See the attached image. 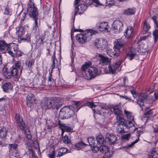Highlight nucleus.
Segmentation results:
<instances>
[{
  "instance_id": "2eb2a0df",
  "label": "nucleus",
  "mask_w": 158,
  "mask_h": 158,
  "mask_svg": "<svg viewBox=\"0 0 158 158\" xmlns=\"http://www.w3.org/2000/svg\"><path fill=\"white\" fill-rule=\"evenodd\" d=\"M114 50H108L107 54L111 57H115L118 56L120 54V50L114 47Z\"/></svg>"
},
{
  "instance_id": "9d476101",
  "label": "nucleus",
  "mask_w": 158,
  "mask_h": 158,
  "mask_svg": "<svg viewBox=\"0 0 158 158\" xmlns=\"http://www.w3.org/2000/svg\"><path fill=\"white\" fill-rule=\"evenodd\" d=\"M106 138L107 143L110 145L116 143L117 140V137L115 135L109 133L106 134Z\"/></svg>"
},
{
  "instance_id": "4468645a",
  "label": "nucleus",
  "mask_w": 158,
  "mask_h": 158,
  "mask_svg": "<svg viewBox=\"0 0 158 158\" xmlns=\"http://www.w3.org/2000/svg\"><path fill=\"white\" fill-rule=\"evenodd\" d=\"M148 95L146 93H142L140 94L138 98L137 103L140 107L141 108L144 105V103L147 101Z\"/></svg>"
},
{
  "instance_id": "6e6552de",
  "label": "nucleus",
  "mask_w": 158,
  "mask_h": 158,
  "mask_svg": "<svg viewBox=\"0 0 158 158\" xmlns=\"http://www.w3.org/2000/svg\"><path fill=\"white\" fill-rule=\"evenodd\" d=\"M15 122L17 124L18 127L22 131L24 130L25 124L22 118L19 114H16L15 117Z\"/></svg>"
},
{
  "instance_id": "7ed1b4c3",
  "label": "nucleus",
  "mask_w": 158,
  "mask_h": 158,
  "mask_svg": "<svg viewBox=\"0 0 158 158\" xmlns=\"http://www.w3.org/2000/svg\"><path fill=\"white\" fill-rule=\"evenodd\" d=\"M60 99V98H55L52 100L46 99L44 101L43 107L45 110L56 109L57 110L62 104L59 102Z\"/></svg>"
},
{
  "instance_id": "e2e57ef3",
  "label": "nucleus",
  "mask_w": 158,
  "mask_h": 158,
  "mask_svg": "<svg viewBox=\"0 0 158 158\" xmlns=\"http://www.w3.org/2000/svg\"><path fill=\"white\" fill-rule=\"evenodd\" d=\"M48 156L50 158H55L54 156V151H52L50 154L48 155Z\"/></svg>"
},
{
  "instance_id": "cd10ccee",
  "label": "nucleus",
  "mask_w": 158,
  "mask_h": 158,
  "mask_svg": "<svg viewBox=\"0 0 158 158\" xmlns=\"http://www.w3.org/2000/svg\"><path fill=\"white\" fill-rule=\"evenodd\" d=\"M124 125H118L117 128V131L118 133H123L127 131V130H126V128H124Z\"/></svg>"
},
{
  "instance_id": "052dcab7",
  "label": "nucleus",
  "mask_w": 158,
  "mask_h": 158,
  "mask_svg": "<svg viewBox=\"0 0 158 158\" xmlns=\"http://www.w3.org/2000/svg\"><path fill=\"white\" fill-rule=\"evenodd\" d=\"M131 94L133 95V96L135 98L137 97V94L136 92V91L134 90H131Z\"/></svg>"
},
{
  "instance_id": "ddd939ff",
  "label": "nucleus",
  "mask_w": 158,
  "mask_h": 158,
  "mask_svg": "<svg viewBox=\"0 0 158 158\" xmlns=\"http://www.w3.org/2000/svg\"><path fill=\"white\" fill-rule=\"evenodd\" d=\"M123 24L119 20L114 21L113 23L112 27L115 30V32L117 33L122 30Z\"/></svg>"
},
{
  "instance_id": "5fc2aeb1",
  "label": "nucleus",
  "mask_w": 158,
  "mask_h": 158,
  "mask_svg": "<svg viewBox=\"0 0 158 158\" xmlns=\"http://www.w3.org/2000/svg\"><path fill=\"white\" fill-rule=\"evenodd\" d=\"M34 61L32 59H31L28 62V67L29 68H31L32 65H33L34 63Z\"/></svg>"
},
{
  "instance_id": "69168bd1",
  "label": "nucleus",
  "mask_w": 158,
  "mask_h": 158,
  "mask_svg": "<svg viewBox=\"0 0 158 158\" xmlns=\"http://www.w3.org/2000/svg\"><path fill=\"white\" fill-rule=\"evenodd\" d=\"M100 107L102 110H109V107H107L106 106H100Z\"/></svg>"
},
{
  "instance_id": "aec40b11",
  "label": "nucleus",
  "mask_w": 158,
  "mask_h": 158,
  "mask_svg": "<svg viewBox=\"0 0 158 158\" xmlns=\"http://www.w3.org/2000/svg\"><path fill=\"white\" fill-rule=\"evenodd\" d=\"M96 144H103L105 142V140L103 136L101 134H98L96 136Z\"/></svg>"
},
{
  "instance_id": "20e7f679",
  "label": "nucleus",
  "mask_w": 158,
  "mask_h": 158,
  "mask_svg": "<svg viewBox=\"0 0 158 158\" xmlns=\"http://www.w3.org/2000/svg\"><path fill=\"white\" fill-rule=\"evenodd\" d=\"M74 107L73 106H65L61 109L59 113V116L61 118L68 119L73 117L76 111Z\"/></svg>"
},
{
  "instance_id": "680f3d73",
  "label": "nucleus",
  "mask_w": 158,
  "mask_h": 158,
  "mask_svg": "<svg viewBox=\"0 0 158 158\" xmlns=\"http://www.w3.org/2000/svg\"><path fill=\"white\" fill-rule=\"evenodd\" d=\"M55 56L54 57H52V69L53 68H54L55 67Z\"/></svg>"
},
{
  "instance_id": "6ab92c4d",
  "label": "nucleus",
  "mask_w": 158,
  "mask_h": 158,
  "mask_svg": "<svg viewBox=\"0 0 158 158\" xmlns=\"http://www.w3.org/2000/svg\"><path fill=\"white\" fill-rule=\"evenodd\" d=\"M134 33L132 27H128L124 32V35L127 38H131L133 35Z\"/></svg>"
},
{
  "instance_id": "f3484780",
  "label": "nucleus",
  "mask_w": 158,
  "mask_h": 158,
  "mask_svg": "<svg viewBox=\"0 0 158 158\" xmlns=\"http://www.w3.org/2000/svg\"><path fill=\"white\" fill-rule=\"evenodd\" d=\"M86 9V6L84 4H81L76 7L75 10L74 16L78 13H80L84 11Z\"/></svg>"
},
{
  "instance_id": "f257e3e1",
  "label": "nucleus",
  "mask_w": 158,
  "mask_h": 158,
  "mask_svg": "<svg viewBox=\"0 0 158 158\" xmlns=\"http://www.w3.org/2000/svg\"><path fill=\"white\" fill-rule=\"evenodd\" d=\"M82 74L85 78L90 80L94 78L97 75V69L90 66V63L86 62L85 64L81 66Z\"/></svg>"
},
{
  "instance_id": "c03bdc74",
  "label": "nucleus",
  "mask_w": 158,
  "mask_h": 158,
  "mask_svg": "<svg viewBox=\"0 0 158 158\" xmlns=\"http://www.w3.org/2000/svg\"><path fill=\"white\" fill-rule=\"evenodd\" d=\"M150 28V26L146 22H144L143 30L145 32L148 31Z\"/></svg>"
},
{
  "instance_id": "423d86ee",
  "label": "nucleus",
  "mask_w": 158,
  "mask_h": 158,
  "mask_svg": "<svg viewBox=\"0 0 158 158\" xmlns=\"http://www.w3.org/2000/svg\"><path fill=\"white\" fill-rule=\"evenodd\" d=\"M6 49L8 53L13 57L16 56L19 50L18 45L13 43L7 44L6 45Z\"/></svg>"
},
{
  "instance_id": "1a4fd4ad",
  "label": "nucleus",
  "mask_w": 158,
  "mask_h": 158,
  "mask_svg": "<svg viewBox=\"0 0 158 158\" xmlns=\"http://www.w3.org/2000/svg\"><path fill=\"white\" fill-rule=\"evenodd\" d=\"M109 110L115 115H120L122 114L121 106L119 104L111 105L109 106Z\"/></svg>"
},
{
  "instance_id": "de8ad7c7",
  "label": "nucleus",
  "mask_w": 158,
  "mask_h": 158,
  "mask_svg": "<svg viewBox=\"0 0 158 158\" xmlns=\"http://www.w3.org/2000/svg\"><path fill=\"white\" fill-rule=\"evenodd\" d=\"M62 140L63 142L64 143L69 144L71 142L69 139L68 138L67 136H64L62 138Z\"/></svg>"
},
{
  "instance_id": "3c124183",
  "label": "nucleus",
  "mask_w": 158,
  "mask_h": 158,
  "mask_svg": "<svg viewBox=\"0 0 158 158\" xmlns=\"http://www.w3.org/2000/svg\"><path fill=\"white\" fill-rule=\"evenodd\" d=\"M114 66L112 65H109L108 66V69L109 72L112 73H114L115 71Z\"/></svg>"
},
{
  "instance_id": "dca6fc26",
  "label": "nucleus",
  "mask_w": 158,
  "mask_h": 158,
  "mask_svg": "<svg viewBox=\"0 0 158 158\" xmlns=\"http://www.w3.org/2000/svg\"><path fill=\"white\" fill-rule=\"evenodd\" d=\"M136 55V51L135 48H131L128 49L127 55L128 59L130 60H132Z\"/></svg>"
},
{
  "instance_id": "49530a36",
  "label": "nucleus",
  "mask_w": 158,
  "mask_h": 158,
  "mask_svg": "<svg viewBox=\"0 0 158 158\" xmlns=\"http://www.w3.org/2000/svg\"><path fill=\"white\" fill-rule=\"evenodd\" d=\"M3 75L5 78L7 79H10L12 76L11 72L10 73L9 71L4 73Z\"/></svg>"
},
{
  "instance_id": "e433bc0d",
  "label": "nucleus",
  "mask_w": 158,
  "mask_h": 158,
  "mask_svg": "<svg viewBox=\"0 0 158 158\" xmlns=\"http://www.w3.org/2000/svg\"><path fill=\"white\" fill-rule=\"evenodd\" d=\"M152 110L149 108H146L144 112L145 117H148L150 115H152Z\"/></svg>"
},
{
  "instance_id": "412c9836",
  "label": "nucleus",
  "mask_w": 158,
  "mask_h": 158,
  "mask_svg": "<svg viewBox=\"0 0 158 158\" xmlns=\"http://www.w3.org/2000/svg\"><path fill=\"white\" fill-rule=\"evenodd\" d=\"M125 44V42L123 40H119L116 42L114 47L120 50L121 48L124 46Z\"/></svg>"
},
{
  "instance_id": "09e8293b",
  "label": "nucleus",
  "mask_w": 158,
  "mask_h": 158,
  "mask_svg": "<svg viewBox=\"0 0 158 158\" xmlns=\"http://www.w3.org/2000/svg\"><path fill=\"white\" fill-rule=\"evenodd\" d=\"M131 135L130 134H123L121 136V138L123 139L127 140L131 137Z\"/></svg>"
},
{
  "instance_id": "a211bd4d",
  "label": "nucleus",
  "mask_w": 158,
  "mask_h": 158,
  "mask_svg": "<svg viewBox=\"0 0 158 158\" xmlns=\"http://www.w3.org/2000/svg\"><path fill=\"white\" fill-rule=\"evenodd\" d=\"M98 29L100 31H105L106 32L108 31V28L109 26L107 22H104L101 23L99 24H97Z\"/></svg>"
},
{
  "instance_id": "f8f14e48",
  "label": "nucleus",
  "mask_w": 158,
  "mask_h": 158,
  "mask_svg": "<svg viewBox=\"0 0 158 158\" xmlns=\"http://www.w3.org/2000/svg\"><path fill=\"white\" fill-rule=\"evenodd\" d=\"M106 41L105 40L100 39L96 40L95 45L98 48L104 50L106 47Z\"/></svg>"
},
{
  "instance_id": "a878e982",
  "label": "nucleus",
  "mask_w": 158,
  "mask_h": 158,
  "mask_svg": "<svg viewBox=\"0 0 158 158\" xmlns=\"http://www.w3.org/2000/svg\"><path fill=\"white\" fill-rule=\"evenodd\" d=\"M94 138L93 137H90L87 138V140L89 145L93 147L97 146V145L96 143L95 140Z\"/></svg>"
},
{
  "instance_id": "ea45409f",
  "label": "nucleus",
  "mask_w": 158,
  "mask_h": 158,
  "mask_svg": "<svg viewBox=\"0 0 158 158\" xmlns=\"http://www.w3.org/2000/svg\"><path fill=\"white\" fill-rule=\"evenodd\" d=\"M122 60H119L116 63H115L114 64H113L114 67V68L115 71H119V67L121 64L122 62Z\"/></svg>"
},
{
  "instance_id": "c756f323",
  "label": "nucleus",
  "mask_w": 158,
  "mask_h": 158,
  "mask_svg": "<svg viewBox=\"0 0 158 158\" xmlns=\"http://www.w3.org/2000/svg\"><path fill=\"white\" fill-rule=\"evenodd\" d=\"M12 66L14 67L15 68L18 69V70L20 71V73H22L23 66L21 65V63L20 61H16L14 65Z\"/></svg>"
},
{
  "instance_id": "bb28decb",
  "label": "nucleus",
  "mask_w": 158,
  "mask_h": 158,
  "mask_svg": "<svg viewBox=\"0 0 158 158\" xmlns=\"http://www.w3.org/2000/svg\"><path fill=\"white\" fill-rule=\"evenodd\" d=\"M7 130L4 127H0V138H3L7 135Z\"/></svg>"
},
{
  "instance_id": "774afa93",
  "label": "nucleus",
  "mask_w": 158,
  "mask_h": 158,
  "mask_svg": "<svg viewBox=\"0 0 158 158\" xmlns=\"http://www.w3.org/2000/svg\"><path fill=\"white\" fill-rule=\"evenodd\" d=\"M154 95L155 96V98L156 99H158V93H155L154 94Z\"/></svg>"
},
{
  "instance_id": "58836bf2",
  "label": "nucleus",
  "mask_w": 158,
  "mask_h": 158,
  "mask_svg": "<svg viewBox=\"0 0 158 158\" xmlns=\"http://www.w3.org/2000/svg\"><path fill=\"white\" fill-rule=\"evenodd\" d=\"M125 122L126 123L124 126L125 127L129 128L134 126V124L132 121L127 120Z\"/></svg>"
},
{
  "instance_id": "c9c22d12",
  "label": "nucleus",
  "mask_w": 158,
  "mask_h": 158,
  "mask_svg": "<svg viewBox=\"0 0 158 158\" xmlns=\"http://www.w3.org/2000/svg\"><path fill=\"white\" fill-rule=\"evenodd\" d=\"M59 125L60 126H61L63 127V128H62V135L63 134V131H66L67 132H69L71 131H72V129L70 128L69 127L66 126L65 124H60Z\"/></svg>"
},
{
  "instance_id": "4be33fe9",
  "label": "nucleus",
  "mask_w": 158,
  "mask_h": 158,
  "mask_svg": "<svg viewBox=\"0 0 158 158\" xmlns=\"http://www.w3.org/2000/svg\"><path fill=\"white\" fill-rule=\"evenodd\" d=\"M27 104H32L35 102V98L33 95L30 94L28 95L27 98Z\"/></svg>"
},
{
  "instance_id": "338daca9",
  "label": "nucleus",
  "mask_w": 158,
  "mask_h": 158,
  "mask_svg": "<svg viewBox=\"0 0 158 158\" xmlns=\"http://www.w3.org/2000/svg\"><path fill=\"white\" fill-rule=\"evenodd\" d=\"M45 33H46V31H44L43 33L41 35V38H42V39H44L46 35Z\"/></svg>"
},
{
  "instance_id": "c85d7f7f",
  "label": "nucleus",
  "mask_w": 158,
  "mask_h": 158,
  "mask_svg": "<svg viewBox=\"0 0 158 158\" xmlns=\"http://www.w3.org/2000/svg\"><path fill=\"white\" fill-rule=\"evenodd\" d=\"M158 157V153H157L156 148H153L150 151V154L149 155V158H157Z\"/></svg>"
},
{
  "instance_id": "0e129e2a",
  "label": "nucleus",
  "mask_w": 158,
  "mask_h": 158,
  "mask_svg": "<svg viewBox=\"0 0 158 158\" xmlns=\"http://www.w3.org/2000/svg\"><path fill=\"white\" fill-rule=\"evenodd\" d=\"M44 39H42L40 37L38 39V42L40 44H43V40Z\"/></svg>"
},
{
  "instance_id": "a19ab883",
  "label": "nucleus",
  "mask_w": 158,
  "mask_h": 158,
  "mask_svg": "<svg viewBox=\"0 0 158 158\" xmlns=\"http://www.w3.org/2000/svg\"><path fill=\"white\" fill-rule=\"evenodd\" d=\"M25 145H26V148L33 154V149L31 143L29 141H27L25 143Z\"/></svg>"
},
{
  "instance_id": "2f4dec72",
  "label": "nucleus",
  "mask_w": 158,
  "mask_h": 158,
  "mask_svg": "<svg viewBox=\"0 0 158 158\" xmlns=\"http://www.w3.org/2000/svg\"><path fill=\"white\" fill-rule=\"evenodd\" d=\"M135 12V9L128 8L124 10V14L125 15H132L134 14Z\"/></svg>"
},
{
  "instance_id": "0eeeda50",
  "label": "nucleus",
  "mask_w": 158,
  "mask_h": 158,
  "mask_svg": "<svg viewBox=\"0 0 158 158\" xmlns=\"http://www.w3.org/2000/svg\"><path fill=\"white\" fill-rule=\"evenodd\" d=\"M97 148L101 152L105 154L103 158H110L113 154L112 152L109 150V148L107 146L102 145L99 147H97Z\"/></svg>"
},
{
  "instance_id": "7c9ffc66",
  "label": "nucleus",
  "mask_w": 158,
  "mask_h": 158,
  "mask_svg": "<svg viewBox=\"0 0 158 158\" xmlns=\"http://www.w3.org/2000/svg\"><path fill=\"white\" fill-rule=\"evenodd\" d=\"M10 72L12 76L17 77L19 74V70L18 69L15 68L14 67L12 66L10 69Z\"/></svg>"
},
{
  "instance_id": "4d7b16f0",
  "label": "nucleus",
  "mask_w": 158,
  "mask_h": 158,
  "mask_svg": "<svg viewBox=\"0 0 158 158\" xmlns=\"http://www.w3.org/2000/svg\"><path fill=\"white\" fill-rule=\"evenodd\" d=\"M86 105L89 106L91 108H93L95 106L93 103L91 102H87L86 104Z\"/></svg>"
},
{
  "instance_id": "864d4df0",
  "label": "nucleus",
  "mask_w": 158,
  "mask_h": 158,
  "mask_svg": "<svg viewBox=\"0 0 158 158\" xmlns=\"http://www.w3.org/2000/svg\"><path fill=\"white\" fill-rule=\"evenodd\" d=\"M139 140V139H136L135 141L132 142L131 144L128 145L127 146V148H128L132 147L136 143H137L138 141Z\"/></svg>"
},
{
  "instance_id": "4c0bfd02",
  "label": "nucleus",
  "mask_w": 158,
  "mask_h": 158,
  "mask_svg": "<svg viewBox=\"0 0 158 158\" xmlns=\"http://www.w3.org/2000/svg\"><path fill=\"white\" fill-rule=\"evenodd\" d=\"M7 44L4 40L0 41V52H2L4 50Z\"/></svg>"
},
{
  "instance_id": "39448f33",
  "label": "nucleus",
  "mask_w": 158,
  "mask_h": 158,
  "mask_svg": "<svg viewBox=\"0 0 158 158\" xmlns=\"http://www.w3.org/2000/svg\"><path fill=\"white\" fill-rule=\"evenodd\" d=\"M98 33L97 31L89 29L84 34L83 33L77 34L76 36V39L81 44H84L87 40H89L92 38L93 35Z\"/></svg>"
},
{
  "instance_id": "79ce46f5",
  "label": "nucleus",
  "mask_w": 158,
  "mask_h": 158,
  "mask_svg": "<svg viewBox=\"0 0 158 158\" xmlns=\"http://www.w3.org/2000/svg\"><path fill=\"white\" fill-rule=\"evenodd\" d=\"M79 103V102L77 101H73V105H74L73 106V107H74V109L76 110V112L78 111L81 108V107H78V106H77L78 105V104Z\"/></svg>"
},
{
  "instance_id": "72a5a7b5",
  "label": "nucleus",
  "mask_w": 158,
  "mask_h": 158,
  "mask_svg": "<svg viewBox=\"0 0 158 158\" xmlns=\"http://www.w3.org/2000/svg\"><path fill=\"white\" fill-rule=\"evenodd\" d=\"M117 119L118 121V122L120 123V125H124L126 124L125 122L126 120H125L124 118H123L122 116H120V115H117ZM127 120H126L127 121Z\"/></svg>"
},
{
  "instance_id": "5701e85b",
  "label": "nucleus",
  "mask_w": 158,
  "mask_h": 158,
  "mask_svg": "<svg viewBox=\"0 0 158 158\" xmlns=\"http://www.w3.org/2000/svg\"><path fill=\"white\" fill-rule=\"evenodd\" d=\"M57 156H62L65 154L69 152V150L65 148H61L57 150Z\"/></svg>"
},
{
  "instance_id": "f704fd0d",
  "label": "nucleus",
  "mask_w": 158,
  "mask_h": 158,
  "mask_svg": "<svg viewBox=\"0 0 158 158\" xmlns=\"http://www.w3.org/2000/svg\"><path fill=\"white\" fill-rule=\"evenodd\" d=\"M124 112L128 119L132 121H133V120H134V117L132 116V113L131 112H129L126 110H124Z\"/></svg>"
},
{
  "instance_id": "8fccbe9b",
  "label": "nucleus",
  "mask_w": 158,
  "mask_h": 158,
  "mask_svg": "<svg viewBox=\"0 0 158 158\" xmlns=\"http://www.w3.org/2000/svg\"><path fill=\"white\" fill-rule=\"evenodd\" d=\"M9 149L11 150L16 149L18 146V145L16 144H10L9 145Z\"/></svg>"
},
{
  "instance_id": "13d9d810",
  "label": "nucleus",
  "mask_w": 158,
  "mask_h": 158,
  "mask_svg": "<svg viewBox=\"0 0 158 158\" xmlns=\"http://www.w3.org/2000/svg\"><path fill=\"white\" fill-rule=\"evenodd\" d=\"M85 2L87 5H90L94 3V0H85Z\"/></svg>"
},
{
  "instance_id": "37998d69",
  "label": "nucleus",
  "mask_w": 158,
  "mask_h": 158,
  "mask_svg": "<svg viewBox=\"0 0 158 158\" xmlns=\"http://www.w3.org/2000/svg\"><path fill=\"white\" fill-rule=\"evenodd\" d=\"M155 42H156L158 40V29L156 30L153 32Z\"/></svg>"
},
{
  "instance_id": "f03ea898",
  "label": "nucleus",
  "mask_w": 158,
  "mask_h": 158,
  "mask_svg": "<svg viewBox=\"0 0 158 158\" xmlns=\"http://www.w3.org/2000/svg\"><path fill=\"white\" fill-rule=\"evenodd\" d=\"M27 11L30 17L33 18V19L35 23L33 25L32 30L35 33H36L38 28L37 21L38 19L39 14L38 11L37 10V8L35 6L33 3H32V5H28Z\"/></svg>"
},
{
  "instance_id": "603ef678",
  "label": "nucleus",
  "mask_w": 158,
  "mask_h": 158,
  "mask_svg": "<svg viewBox=\"0 0 158 158\" xmlns=\"http://www.w3.org/2000/svg\"><path fill=\"white\" fill-rule=\"evenodd\" d=\"M120 97L123 98L125 99L126 100L131 101L132 102H134V100H131L130 98L125 95H119Z\"/></svg>"
},
{
  "instance_id": "473e14b6",
  "label": "nucleus",
  "mask_w": 158,
  "mask_h": 158,
  "mask_svg": "<svg viewBox=\"0 0 158 158\" xmlns=\"http://www.w3.org/2000/svg\"><path fill=\"white\" fill-rule=\"evenodd\" d=\"M86 145H88V144H85L82 141H81L76 144L75 145V146L76 147L77 150H79L81 148L86 146Z\"/></svg>"
},
{
  "instance_id": "b1692460",
  "label": "nucleus",
  "mask_w": 158,
  "mask_h": 158,
  "mask_svg": "<svg viewBox=\"0 0 158 158\" xmlns=\"http://www.w3.org/2000/svg\"><path fill=\"white\" fill-rule=\"evenodd\" d=\"M2 87L4 91L7 92L9 89L12 88V86L10 83L8 82L2 85Z\"/></svg>"
},
{
  "instance_id": "a18cd8bd",
  "label": "nucleus",
  "mask_w": 158,
  "mask_h": 158,
  "mask_svg": "<svg viewBox=\"0 0 158 158\" xmlns=\"http://www.w3.org/2000/svg\"><path fill=\"white\" fill-rule=\"evenodd\" d=\"M115 3V2L114 0H106V4L107 6H112Z\"/></svg>"
},
{
  "instance_id": "9b49d317",
  "label": "nucleus",
  "mask_w": 158,
  "mask_h": 158,
  "mask_svg": "<svg viewBox=\"0 0 158 158\" xmlns=\"http://www.w3.org/2000/svg\"><path fill=\"white\" fill-rule=\"evenodd\" d=\"M96 56L98 57V58L99 60V64L104 66L109 64V60L107 57H105L101 54L98 53L97 54Z\"/></svg>"
},
{
  "instance_id": "6e6d98bb",
  "label": "nucleus",
  "mask_w": 158,
  "mask_h": 158,
  "mask_svg": "<svg viewBox=\"0 0 158 158\" xmlns=\"http://www.w3.org/2000/svg\"><path fill=\"white\" fill-rule=\"evenodd\" d=\"M9 70L8 68L6 66H4L2 69V73L3 74L4 73L9 72Z\"/></svg>"
},
{
  "instance_id": "bf43d9fd",
  "label": "nucleus",
  "mask_w": 158,
  "mask_h": 158,
  "mask_svg": "<svg viewBox=\"0 0 158 158\" xmlns=\"http://www.w3.org/2000/svg\"><path fill=\"white\" fill-rule=\"evenodd\" d=\"M4 14L6 15H9L10 14V13L9 11V8H6L4 11Z\"/></svg>"
},
{
  "instance_id": "393cba45",
  "label": "nucleus",
  "mask_w": 158,
  "mask_h": 158,
  "mask_svg": "<svg viewBox=\"0 0 158 158\" xmlns=\"http://www.w3.org/2000/svg\"><path fill=\"white\" fill-rule=\"evenodd\" d=\"M148 51V46L146 44H142L140 46L139 50H138L141 54L143 53H145L147 52Z\"/></svg>"
}]
</instances>
